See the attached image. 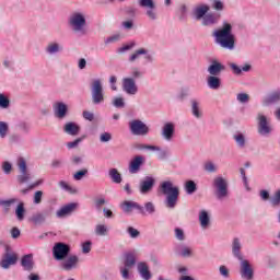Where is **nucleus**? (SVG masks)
Segmentation results:
<instances>
[{
  "label": "nucleus",
  "mask_w": 280,
  "mask_h": 280,
  "mask_svg": "<svg viewBox=\"0 0 280 280\" xmlns=\"http://www.w3.org/2000/svg\"><path fill=\"white\" fill-rule=\"evenodd\" d=\"M15 215L20 222H23L25 220V205L23 202H20L15 209Z\"/></svg>",
  "instance_id": "41"
},
{
  "label": "nucleus",
  "mask_w": 280,
  "mask_h": 280,
  "mask_svg": "<svg viewBox=\"0 0 280 280\" xmlns=\"http://www.w3.org/2000/svg\"><path fill=\"white\" fill-rule=\"evenodd\" d=\"M113 106H115V108H124V106H126L124 97H115L113 101Z\"/></svg>",
  "instance_id": "58"
},
{
  "label": "nucleus",
  "mask_w": 280,
  "mask_h": 280,
  "mask_svg": "<svg viewBox=\"0 0 280 280\" xmlns=\"http://www.w3.org/2000/svg\"><path fill=\"white\" fill-rule=\"evenodd\" d=\"M95 235H98L100 237H106V235H108V226L105 224H97L95 226Z\"/></svg>",
  "instance_id": "43"
},
{
  "label": "nucleus",
  "mask_w": 280,
  "mask_h": 280,
  "mask_svg": "<svg viewBox=\"0 0 280 280\" xmlns=\"http://www.w3.org/2000/svg\"><path fill=\"white\" fill-rule=\"evenodd\" d=\"M207 12H209V5L203 4V5L197 7L194 11L195 19L197 21H200L201 19H205V16H207Z\"/></svg>",
  "instance_id": "36"
},
{
  "label": "nucleus",
  "mask_w": 280,
  "mask_h": 280,
  "mask_svg": "<svg viewBox=\"0 0 280 280\" xmlns=\"http://www.w3.org/2000/svg\"><path fill=\"white\" fill-rule=\"evenodd\" d=\"M232 255L235 259H244V255H242V243L240 238H234L232 242Z\"/></svg>",
  "instance_id": "30"
},
{
  "label": "nucleus",
  "mask_w": 280,
  "mask_h": 280,
  "mask_svg": "<svg viewBox=\"0 0 280 280\" xmlns=\"http://www.w3.org/2000/svg\"><path fill=\"white\" fill-rule=\"evenodd\" d=\"M229 67L234 75H242V71L248 73V71L253 69V66H250V63H245L243 67H240L235 62H230Z\"/></svg>",
  "instance_id": "25"
},
{
  "label": "nucleus",
  "mask_w": 280,
  "mask_h": 280,
  "mask_svg": "<svg viewBox=\"0 0 280 280\" xmlns=\"http://www.w3.org/2000/svg\"><path fill=\"white\" fill-rule=\"evenodd\" d=\"M137 44L135 42H131L130 44H127L118 49V54H125V51H130V49H133V47Z\"/></svg>",
  "instance_id": "61"
},
{
  "label": "nucleus",
  "mask_w": 280,
  "mask_h": 280,
  "mask_svg": "<svg viewBox=\"0 0 280 280\" xmlns=\"http://www.w3.org/2000/svg\"><path fill=\"white\" fill-rule=\"evenodd\" d=\"M40 202H43V190H37L34 195V205H40Z\"/></svg>",
  "instance_id": "63"
},
{
  "label": "nucleus",
  "mask_w": 280,
  "mask_h": 280,
  "mask_svg": "<svg viewBox=\"0 0 280 280\" xmlns=\"http://www.w3.org/2000/svg\"><path fill=\"white\" fill-rule=\"evenodd\" d=\"M191 114L196 117V119L202 118V112L200 110V103L198 101L192 100L191 102Z\"/></svg>",
  "instance_id": "39"
},
{
  "label": "nucleus",
  "mask_w": 280,
  "mask_h": 280,
  "mask_svg": "<svg viewBox=\"0 0 280 280\" xmlns=\"http://www.w3.org/2000/svg\"><path fill=\"white\" fill-rule=\"evenodd\" d=\"M124 266L131 269L137 266V254L135 252H128L124 255Z\"/></svg>",
  "instance_id": "29"
},
{
  "label": "nucleus",
  "mask_w": 280,
  "mask_h": 280,
  "mask_svg": "<svg viewBox=\"0 0 280 280\" xmlns=\"http://www.w3.org/2000/svg\"><path fill=\"white\" fill-rule=\"evenodd\" d=\"M138 150L158 152L156 156L159 161H167V158L170 156V152H167V150H163L161 147L154 144H139Z\"/></svg>",
  "instance_id": "11"
},
{
  "label": "nucleus",
  "mask_w": 280,
  "mask_h": 280,
  "mask_svg": "<svg viewBox=\"0 0 280 280\" xmlns=\"http://www.w3.org/2000/svg\"><path fill=\"white\" fill-rule=\"evenodd\" d=\"M138 213H140V215H154L156 213V206H154L152 201L145 202L144 206H142V212Z\"/></svg>",
  "instance_id": "35"
},
{
  "label": "nucleus",
  "mask_w": 280,
  "mask_h": 280,
  "mask_svg": "<svg viewBox=\"0 0 280 280\" xmlns=\"http://www.w3.org/2000/svg\"><path fill=\"white\" fill-rule=\"evenodd\" d=\"M176 132V125L174 122H166L162 127L161 137L164 141H172Z\"/></svg>",
  "instance_id": "17"
},
{
  "label": "nucleus",
  "mask_w": 280,
  "mask_h": 280,
  "mask_svg": "<svg viewBox=\"0 0 280 280\" xmlns=\"http://www.w3.org/2000/svg\"><path fill=\"white\" fill-rule=\"evenodd\" d=\"M205 172H208V174H215L218 172V166L211 161H208L203 165Z\"/></svg>",
  "instance_id": "47"
},
{
  "label": "nucleus",
  "mask_w": 280,
  "mask_h": 280,
  "mask_svg": "<svg viewBox=\"0 0 280 280\" xmlns=\"http://www.w3.org/2000/svg\"><path fill=\"white\" fill-rule=\"evenodd\" d=\"M101 143H108V141H113V135L110 132H103L100 136Z\"/></svg>",
  "instance_id": "56"
},
{
  "label": "nucleus",
  "mask_w": 280,
  "mask_h": 280,
  "mask_svg": "<svg viewBox=\"0 0 280 280\" xmlns=\"http://www.w3.org/2000/svg\"><path fill=\"white\" fill-rule=\"evenodd\" d=\"M77 209H78V203L71 202L61 207L57 211L56 215L57 218H67V215H71V213H73V211H75Z\"/></svg>",
  "instance_id": "23"
},
{
  "label": "nucleus",
  "mask_w": 280,
  "mask_h": 280,
  "mask_svg": "<svg viewBox=\"0 0 280 280\" xmlns=\"http://www.w3.org/2000/svg\"><path fill=\"white\" fill-rule=\"evenodd\" d=\"M49 214H50L49 210H45L44 212H37L32 215L31 222L35 224H43V222H45V220L49 218Z\"/></svg>",
  "instance_id": "32"
},
{
  "label": "nucleus",
  "mask_w": 280,
  "mask_h": 280,
  "mask_svg": "<svg viewBox=\"0 0 280 280\" xmlns=\"http://www.w3.org/2000/svg\"><path fill=\"white\" fill-rule=\"evenodd\" d=\"M212 187L214 189L217 200H224V198H229V182L226 178L222 176L214 177Z\"/></svg>",
  "instance_id": "5"
},
{
  "label": "nucleus",
  "mask_w": 280,
  "mask_h": 280,
  "mask_svg": "<svg viewBox=\"0 0 280 280\" xmlns=\"http://www.w3.org/2000/svg\"><path fill=\"white\" fill-rule=\"evenodd\" d=\"M54 112L57 119H65L67 117V113H69V107L67 104L59 102L55 105Z\"/></svg>",
  "instance_id": "24"
},
{
  "label": "nucleus",
  "mask_w": 280,
  "mask_h": 280,
  "mask_svg": "<svg viewBox=\"0 0 280 280\" xmlns=\"http://www.w3.org/2000/svg\"><path fill=\"white\" fill-rule=\"evenodd\" d=\"M139 56H144L145 62H154V54H151L150 50L145 48H139L136 50L130 57L129 62H135L139 58Z\"/></svg>",
  "instance_id": "16"
},
{
  "label": "nucleus",
  "mask_w": 280,
  "mask_h": 280,
  "mask_svg": "<svg viewBox=\"0 0 280 280\" xmlns=\"http://www.w3.org/2000/svg\"><path fill=\"white\" fill-rule=\"evenodd\" d=\"M271 207H279L280 205V189H278L270 199Z\"/></svg>",
  "instance_id": "50"
},
{
  "label": "nucleus",
  "mask_w": 280,
  "mask_h": 280,
  "mask_svg": "<svg viewBox=\"0 0 280 280\" xmlns=\"http://www.w3.org/2000/svg\"><path fill=\"white\" fill-rule=\"evenodd\" d=\"M24 272H32L36 264L34 262V254H26L22 256L20 261Z\"/></svg>",
  "instance_id": "19"
},
{
  "label": "nucleus",
  "mask_w": 280,
  "mask_h": 280,
  "mask_svg": "<svg viewBox=\"0 0 280 280\" xmlns=\"http://www.w3.org/2000/svg\"><path fill=\"white\" fill-rule=\"evenodd\" d=\"M207 84L212 91H218L222 86V80L215 75H209L207 79Z\"/></svg>",
  "instance_id": "34"
},
{
  "label": "nucleus",
  "mask_w": 280,
  "mask_h": 280,
  "mask_svg": "<svg viewBox=\"0 0 280 280\" xmlns=\"http://www.w3.org/2000/svg\"><path fill=\"white\" fill-rule=\"evenodd\" d=\"M179 255L180 257H184V258L194 257V249H191V247L189 246L182 245Z\"/></svg>",
  "instance_id": "44"
},
{
  "label": "nucleus",
  "mask_w": 280,
  "mask_h": 280,
  "mask_svg": "<svg viewBox=\"0 0 280 280\" xmlns=\"http://www.w3.org/2000/svg\"><path fill=\"white\" fill-rule=\"evenodd\" d=\"M241 262V277L245 280H253L255 277V271L253 270V266H250V262L246 259H240Z\"/></svg>",
  "instance_id": "12"
},
{
  "label": "nucleus",
  "mask_w": 280,
  "mask_h": 280,
  "mask_svg": "<svg viewBox=\"0 0 280 280\" xmlns=\"http://www.w3.org/2000/svg\"><path fill=\"white\" fill-rule=\"evenodd\" d=\"M69 253H71V246L65 243H56L52 247V257L56 261H63L69 257Z\"/></svg>",
  "instance_id": "7"
},
{
  "label": "nucleus",
  "mask_w": 280,
  "mask_h": 280,
  "mask_svg": "<svg viewBox=\"0 0 280 280\" xmlns=\"http://www.w3.org/2000/svg\"><path fill=\"white\" fill-rule=\"evenodd\" d=\"M212 36L217 45H220L222 49H229L233 51L235 49V34H233V24L223 21L219 30L213 31Z\"/></svg>",
  "instance_id": "1"
},
{
  "label": "nucleus",
  "mask_w": 280,
  "mask_h": 280,
  "mask_svg": "<svg viewBox=\"0 0 280 280\" xmlns=\"http://www.w3.org/2000/svg\"><path fill=\"white\" fill-rule=\"evenodd\" d=\"M10 247H7V253L0 261V268L3 270H8L10 266H15L16 261H19V256L16 254L9 253Z\"/></svg>",
  "instance_id": "13"
},
{
  "label": "nucleus",
  "mask_w": 280,
  "mask_h": 280,
  "mask_svg": "<svg viewBox=\"0 0 280 280\" xmlns=\"http://www.w3.org/2000/svg\"><path fill=\"white\" fill-rule=\"evenodd\" d=\"M156 185V179L152 176H145L140 179L138 185V191L141 196H148V194H152L154 186Z\"/></svg>",
  "instance_id": "8"
},
{
  "label": "nucleus",
  "mask_w": 280,
  "mask_h": 280,
  "mask_svg": "<svg viewBox=\"0 0 280 280\" xmlns=\"http://www.w3.org/2000/svg\"><path fill=\"white\" fill-rule=\"evenodd\" d=\"M10 132V125L5 121H0V139H5Z\"/></svg>",
  "instance_id": "46"
},
{
  "label": "nucleus",
  "mask_w": 280,
  "mask_h": 280,
  "mask_svg": "<svg viewBox=\"0 0 280 280\" xmlns=\"http://www.w3.org/2000/svg\"><path fill=\"white\" fill-rule=\"evenodd\" d=\"M233 139L236 141L238 148H246V137H244V133L234 135Z\"/></svg>",
  "instance_id": "45"
},
{
  "label": "nucleus",
  "mask_w": 280,
  "mask_h": 280,
  "mask_svg": "<svg viewBox=\"0 0 280 280\" xmlns=\"http://www.w3.org/2000/svg\"><path fill=\"white\" fill-rule=\"evenodd\" d=\"M78 264H80V258L75 255H72L61 262V268L67 272H71V270H75V268H78Z\"/></svg>",
  "instance_id": "18"
},
{
  "label": "nucleus",
  "mask_w": 280,
  "mask_h": 280,
  "mask_svg": "<svg viewBox=\"0 0 280 280\" xmlns=\"http://www.w3.org/2000/svg\"><path fill=\"white\" fill-rule=\"evenodd\" d=\"M108 174L113 183H116L117 185L121 183V174L119 173V171H117V168H110Z\"/></svg>",
  "instance_id": "42"
},
{
  "label": "nucleus",
  "mask_w": 280,
  "mask_h": 280,
  "mask_svg": "<svg viewBox=\"0 0 280 280\" xmlns=\"http://www.w3.org/2000/svg\"><path fill=\"white\" fill-rule=\"evenodd\" d=\"M137 268L141 279L143 280L152 279V272H150V267L148 266L147 262H143V261L138 262Z\"/></svg>",
  "instance_id": "26"
},
{
  "label": "nucleus",
  "mask_w": 280,
  "mask_h": 280,
  "mask_svg": "<svg viewBox=\"0 0 280 280\" xmlns=\"http://www.w3.org/2000/svg\"><path fill=\"white\" fill-rule=\"evenodd\" d=\"M121 27L124 30H132L135 27V22L132 20H129V21H124L121 23Z\"/></svg>",
  "instance_id": "64"
},
{
  "label": "nucleus",
  "mask_w": 280,
  "mask_h": 280,
  "mask_svg": "<svg viewBox=\"0 0 280 280\" xmlns=\"http://www.w3.org/2000/svg\"><path fill=\"white\" fill-rule=\"evenodd\" d=\"M219 18L213 13H208L203 16L201 25L205 27H211V25H218Z\"/></svg>",
  "instance_id": "33"
},
{
  "label": "nucleus",
  "mask_w": 280,
  "mask_h": 280,
  "mask_svg": "<svg viewBox=\"0 0 280 280\" xmlns=\"http://www.w3.org/2000/svg\"><path fill=\"white\" fill-rule=\"evenodd\" d=\"M89 174V170L83 168L78 171L74 175L73 178L74 180H82V178H84V176H86Z\"/></svg>",
  "instance_id": "54"
},
{
  "label": "nucleus",
  "mask_w": 280,
  "mask_h": 280,
  "mask_svg": "<svg viewBox=\"0 0 280 280\" xmlns=\"http://www.w3.org/2000/svg\"><path fill=\"white\" fill-rule=\"evenodd\" d=\"M257 121H258V135L261 137H268L270 132H272V127H270V122L268 121V117L264 114H257Z\"/></svg>",
  "instance_id": "9"
},
{
  "label": "nucleus",
  "mask_w": 280,
  "mask_h": 280,
  "mask_svg": "<svg viewBox=\"0 0 280 280\" xmlns=\"http://www.w3.org/2000/svg\"><path fill=\"white\" fill-rule=\"evenodd\" d=\"M58 186L61 188V189H65V191H68L69 194H75V189H73L67 182L65 180H60L58 183Z\"/></svg>",
  "instance_id": "51"
},
{
  "label": "nucleus",
  "mask_w": 280,
  "mask_h": 280,
  "mask_svg": "<svg viewBox=\"0 0 280 280\" xmlns=\"http://www.w3.org/2000/svg\"><path fill=\"white\" fill-rule=\"evenodd\" d=\"M130 75L131 77H129V78L133 79L135 81L136 80H141V78H143V72L141 70H139V68H132L131 72H130Z\"/></svg>",
  "instance_id": "49"
},
{
  "label": "nucleus",
  "mask_w": 280,
  "mask_h": 280,
  "mask_svg": "<svg viewBox=\"0 0 280 280\" xmlns=\"http://www.w3.org/2000/svg\"><path fill=\"white\" fill-rule=\"evenodd\" d=\"M2 172H4V174L9 175L12 174V163L5 161L2 163Z\"/></svg>",
  "instance_id": "62"
},
{
  "label": "nucleus",
  "mask_w": 280,
  "mask_h": 280,
  "mask_svg": "<svg viewBox=\"0 0 280 280\" xmlns=\"http://www.w3.org/2000/svg\"><path fill=\"white\" fill-rule=\"evenodd\" d=\"M92 104L95 106L104 104V84L101 79H94L90 84Z\"/></svg>",
  "instance_id": "4"
},
{
  "label": "nucleus",
  "mask_w": 280,
  "mask_h": 280,
  "mask_svg": "<svg viewBox=\"0 0 280 280\" xmlns=\"http://www.w3.org/2000/svg\"><path fill=\"white\" fill-rule=\"evenodd\" d=\"M63 132L70 135V137H78L80 135V126L75 122H67L63 127Z\"/></svg>",
  "instance_id": "31"
},
{
  "label": "nucleus",
  "mask_w": 280,
  "mask_h": 280,
  "mask_svg": "<svg viewBox=\"0 0 280 280\" xmlns=\"http://www.w3.org/2000/svg\"><path fill=\"white\" fill-rule=\"evenodd\" d=\"M279 102H280V91H275L264 97L262 106H271V104H279Z\"/></svg>",
  "instance_id": "27"
},
{
  "label": "nucleus",
  "mask_w": 280,
  "mask_h": 280,
  "mask_svg": "<svg viewBox=\"0 0 280 280\" xmlns=\"http://www.w3.org/2000/svg\"><path fill=\"white\" fill-rule=\"evenodd\" d=\"M65 48L62 45L58 44V42H50L46 47H45V52L48 56H56V54H60Z\"/></svg>",
  "instance_id": "28"
},
{
  "label": "nucleus",
  "mask_w": 280,
  "mask_h": 280,
  "mask_svg": "<svg viewBox=\"0 0 280 280\" xmlns=\"http://www.w3.org/2000/svg\"><path fill=\"white\" fill-rule=\"evenodd\" d=\"M16 202H19V199L16 198L8 200L0 199V207H3L4 213H8L10 211V207H12V205H16Z\"/></svg>",
  "instance_id": "40"
},
{
  "label": "nucleus",
  "mask_w": 280,
  "mask_h": 280,
  "mask_svg": "<svg viewBox=\"0 0 280 280\" xmlns=\"http://www.w3.org/2000/svg\"><path fill=\"white\" fill-rule=\"evenodd\" d=\"M143 163H145V158L143 155H136L129 163V173L138 174Z\"/></svg>",
  "instance_id": "22"
},
{
  "label": "nucleus",
  "mask_w": 280,
  "mask_h": 280,
  "mask_svg": "<svg viewBox=\"0 0 280 280\" xmlns=\"http://www.w3.org/2000/svg\"><path fill=\"white\" fill-rule=\"evenodd\" d=\"M0 108H10V98L4 94H0Z\"/></svg>",
  "instance_id": "52"
},
{
  "label": "nucleus",
  "mask_w": 280,
  "mask_h": 280,
  "mask_svg": "<svg viewBox=\"0 0 280 280\" xmlns=\"http://www.w3.org/2000/svg\"><path fill=\"white\" fill-rule=\"evenodd\" d=\"M160 189L165 198V207L167 209H174L178 203V197L180 196V188L178 186H174V183L171 180L162 182L160 185Z\"/></svg>",
  "instance_id": "2"
},
{
  "label": "nucleus",
  "mask_w": 280,
  "mask_h": 280,
  "mask_svg": "<svg viewBox=\"0 0 280 280\" xmlns=\"http://www.w3.org/2000/svg\"><path fill=\"white\" fill-rule=\"evenodd\" d=\"M237 102L241 104H246L248 100H250V96L246 93H238L236 96Z\"/></svg>",
  "instance_id": "59"
},
{
  "label": "nucleus",
  "mask_w": 280,
  "mask_h": 280,
  "mask_svg": "<svg viewBox=\"0 0 280 280\" xmlns=\"http://www.w3.org/2000/svg\"><path fill=\"white\" fill-rule=\"evenodd\" d=\"M18 168L20 171V175H18V182L23 185L30 182L31 175L27 171V162L24 158H19L18 160Z\"/></svg>",
  "instance_id": "10"
},
{
  "label": "nucleus",
  "mask_w": 280,
  "mask_h": 280,
  "mask_svg": "<svg viewBox=\"0 0 280 280\" xmlns=\"http://www.w3.org/2000/svg\"><path fill=\"white\" fill-rule=\"evenodd\" d=\"M212 9L217 12H222V10H224V2H222L221 0H213Z\"/></svg>",
  "instance_id": "55"
},
{
  "label": "nucleus",
  "mask_w": 280,
  "mask_h": 280,
  "mask_svg": "<svg viewBox=\"0 0 280 280\" xmlns=\"http://www.w3.org/2000/svg\"><path fill=\"white\" fill-rule=\"evenodd\" d=\"M129 130L136 137H147L150 133V127L140 119H135L129 122Z\"/></svg>",
  "instance_id": "6"
},
{
  "label": "nucleus",
  "mask_w": 280,
  "mask_h": 280,
  "mask_svg": "<svg viewBox=\"0 0 280 280\" xmlns=\"http://www.w3.org/2000/svg\"><path fill=\"white\" fill-rule=\"evenodd\" d=\"M84 139H86V135H83V136H81L80 138H77L74 141H72V142H68L67 143V148L69 149V150H73V148H78V145H80V143H82V141L84 140Z\"/></svg>",
  "instance_id": "48"
},
{
  "label": "nucleus",
  "mask_w": 280,
  "mask_h": 280,
  "mask_svg": "<svg viewBox=\"0 0 280 280\" xmlns=\"http://www.w3.org/2000/svg\"><path fill=\"white\" fill-rule=\"evenodd\" d=\"M127 233H129L131 240H137V237H139V235H141V232H139V230H137L132 226H129L127 229Z\"/></svg>",
  "instance_id": "57"
},
{
  "label": "nucleus",
  "mask_w": 280,
  "mask_h": 280,
  "mask_svg": "<svg viewBox=\"0 0 280 280\" xmlns=\"http://www.w3.org/2000/svg\"><path fill=\"white\" fill-rule=\"evenodd\" d=\"M199 222L201 224V229H207L209 224H211V219L209 218V212H207V210H201L199 213Z\"/></svg>",
  "instance_id": "38"
},
{
  "label": "nucleus",
  "mask_w": 280,
  "mask_h": 280,
  "mask_svg": "<svg viewBox=\"0 0 280 280\" xmlns=\"http://www.w3.org/2000/svg\"><path fill=\"white\" fill-rule=\"evenodd\" d=\"M68 24L74 34L85 36L86 34V14L83 12H73L69 19Z\"/></svg>",
  "instance_id": "3"
},
{
  "label": "nucleus",
  "mask_w": 280,
  "mask_h": 280,
  "mask_svg": "<svg viewBox=\"0 0 280 280\" xmlns=\"http://www.w3.org/2000/svg\"><path fill=\"white\" fill-rule=\"evenodd\" d=\"M130 267H120V275L122 279L128 280L130 279Z\"/></svg>",
  "instance_id": "60"
},
{
  "label": "nucleus",
  "mask_w": 280,
  "mask_h": 280,
  "mask_svg": "<svg viewBox=\"0 0 280 280\" xmlns=\"http://www.w3.org/2000/svg\"><path fill=\"white\" fill-rule=\"evenodd\" d=\"M184 189L188 196H191L198 191V184H196V182L189 179L185 183Z\"/></svg>",
  "instance_id": "37"
},
{
  "label": "nucleus",
  "mask_w": 280,
  "mask_h": 280,
  "mask_svg": "<svg viewBox=\"0 0 280 280\" xmlns=\"http://www.w3.org/2000/svg\"><path fill=\"white\" fill-rule=\"evenodd\" d=\"M175 238L178 241V242H185V231H183V229L180 228H176L175 229Z\"/></svg>",
  "instance_id": "53"
},
{
  "label": "nucleus",
  "mask_w": 280,
  "mask_h": 280,
  "mask_svg": "<svg viewBox=\"0 0 280 280\" xmlns=\"http://www.w3.org/2000/svg\"><path fill=\"white\" fill-rule=\"evenodd\" d=\"M140 8H147L145 15L150 21H156L159 13H156V3L154 0H147V2L140 4Z\"/></svg>",
  "instance_id": "15"
},
{
  "label": "nucleus",
  "mask_w": 280,
  "mask_h": 280,
  "mask_svg": "<svg viewBox=\"0 0 280 280\" xmlns=\"http://www.w3.org/2000/svg\"><path fill=\"white\" fill-rule=\"evenodd\" d=\"M120 208L124 211V213H132L133 209H136V211H138V213H142L143 212V206L139 205V202H137V201L125 200L120 205Z\"/></svg>",
  "instance_id": "20"
},
{
  "label": "nucleus",
  "mask_w": 280,
  "mask_h": 280,
  "mask_svg": "<svg viewBox=\"0 0 280 280\" xmlns=\"http://www.w3.org/2000/svg\"><path fill=\"white\" fill-rule=\"evenodd\" d=\"M222 71H226V66L222 65V62L218 61L217 59H213L208 67V73L210 75L218 77Z\"/></svg>",
  "instance_id": "21"
},
{
  "label": "nucleus",
  "mask_w": 280,
  "mask_h": 280,
  "mask_svg": "<svg viewBox=\"0 0 280 280\" xmlns=\"http://www.w3.org/2000/svg\"><path fill=\"white\" fill-rule=\"evenodd\" d=\"M122 91L127 93V95H137L139 93V88L137 86V81L130 78L122 79Z\"/></svg>",
  "instance_id": "14"
}]
</instances>
